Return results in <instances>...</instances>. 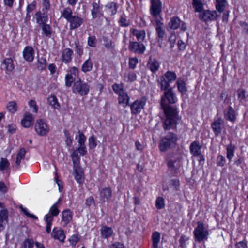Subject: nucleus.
Here are the masks:
<instances>
[{
  "label": "nucleus",
  "instance_id": "1",
  "mask_svg": "<svg viewBox=\"0 0 248 248\" xmlns=\"http://www.w3.org/2000/svg\"><path fill=\"white\" fill-rule=\"evenodd\" d=\"M164 116L161 118L164 130L175 129L179 124L180 118L177 108H168L163 110Z\"/></svg>",
  "mask_w": 248,
  "mask_h": 248
},
{
  "label": "nucleus",
  "instance_id": "2",
  "mask_svg": "<svg viewBox=\"0 0 248 248\" xmlns=\"http://www.w3.org/2000/svg\"><path fill=\"white\" fill-rule=\"evenodd\" d=\"M62 16L69 23L71 30L79 27L84 22V19L78 15H73L72 10L69 7L65 8L62 13Z\"/></svg>",
  "mask_w": 248,
  "mask_h": 248
},
{
  "label": "nucleus",
  "instance_id": "3",
  "mask_svg": "<svg viewBox=\"0 0 248 248\" xmlns=\"http://www.w3.org/2000/svg\"><path fill=\"white\" fill-rule=\"evenodd\" d=\"M178 137L176 134L169 132L163 137L159 143V149L161 152H166L175 146Z\"/></svg>",
  "mask_w": 248,
  "mask_h": 248
},
{
  "label": "nucleus",
  "instance_id": "4",
  "mask_svg": "<svg viewBox=\"0 0 248 248\" xmlns=\"http://www.w3.org/2000/svg\"><path fill=\"white\" fill-rule=\"evenodd\" d=\"M165 92L161 98V106L163 110L168 108H176L171 106L170 104L175 103L177 101L175 93L173 91L172 88H170L164 90Z\"/></svg>",
  "mask_w": 248,
  "mask_h": 248
},
{
  "label": "nucleus",
  "instance_id": "5",
  "mask_svg": "<svg viewBox=\"0 0 248 248\" xmlns=\"http://www.w3.org/2000/svg\"><path fill=\"white\" fill-rule=\"evenodd\" d=\"M177 76L174 72L167 71L157 80L158 86L161 90H167L169 87L170 83L174 82Z\"/></svg>",
  "mask_w": 248,
  "mask_h": 248
},
{
  "label": "nucleus",
  "instance_id": "6",
  "mask_svg": "<svg viewBox=\"0 0 248 248\" xmlns=\"http://www.w3.org/2000/svg\"><path fill=\"white\" fill-rule=\"evenodd\" d=\"M193 234L195 240L201 242L207 240L209 233L204 224L199 221L197 227L194 230Z\"/></svg>",
  "mask_w": 248,
  "mask_h": 248
},
{
  "label": "nucleus",
  "instance_id": "7",
  "mask_svg": "<svg viewBox=\"0 0 248 248\" xmlns=\"http://www.w3.org/2000/svg\"><path fill=\"white\" fill-rule=\"evenodd\" d=\"M168 170L172 175H175L179 171L181 166L180 159L175 156L168 155L166 158Z\"/></svg>",
  "mask_w": 248,
  "mask_h": 248
},
{
  "label": "nucleus",
  "instance_id": "8",
  "mask_svg": "<svg viewBox=\"0 0 248 248\" xmlns=\"http://www.w3.org/2000/svg\"><path fill=\"white\" fill-rule=\"evenodd\" d=\"M73 93L81 96L86 95L90 91V86L88 83L79 79L74 82L72 87Z\"/></svg>",
  "mask_w": 248,
  "mask_h": 248
},
{
  "label": "nucleus",
  "instance_id": "9",
  "mask_svg": "<svg viewBox=\"0 0 248 248\" xmlns=\"http://www.w3.org/2000/svg\"><path fill=\"white\" fill-rule=\"evenodd\" d=\"M200 13L199 18L200 20L205 22H211L217 20L220 15L216 11H210L208 10H202Z\"/></svg>",
  "mask_w": 248,
  "mask_h": 248
},
{
  "label": "nucleus",
  "instance_id": "10",
  "mask_svg": "<svg viewBox=\"0 0 248 248\" xmlns=\"http://www.w3.org/2000/svg\"><path fill=\"white\" fill-rule=\"evenodd\" d=\"M35 130L39 136H45L49 132V128L48 125L44 120L40 119L36 122Z\"/></svg>",
  "mask_w": 248,
  "mask_h": 248
},
{
  "label": "nucleus",
  "instance_id": "11",
  "mask_svg": "<svg viewBox=\"0 0 248 248\" xmlns=\"http://www.w3.org/2000/svg\"><path fill=\"white\" fill-rule=\"evenodd\" d=\"M146 101L143 99H137L130 105L131 112L132 115L140 113L144 108Z\"/></svg>",
  "mask_w": 248,
  "mask_h": 248
},
{
  "label": "nucleus",
  "instance_id": "12",
  "mask_svg": "<svg viewBox=\"0 0 248 248\" xmlns=\"http://www.w3.org/2000/svg\"><path fill=\"white\" fill-rule=\"evenodd\" d=\"M150 12L155 18L157 17L162 10V3L160 0H151Z\"/></svg>",
  "mask_w": 248,
  "mask_h": 248
},
{
  "label": "nucleus",
  "instance_id": "13",
  "mask_svg": "<svg viewBox=\"0 0 248 248\" xmlns=\"http://www.w3.org/2000/svg\"><path fill=\"white\" fill-rule=\"evenodd\" d=\"M91 15L93 19H95L97 17H101L103 16V6L100 3L99 1L94 2L92 4Z\"/></svg>",
  "mask_w": 248,
  "mask_h": 248
},
{
  "label": "nucleus",
  "instance_id": "14",
  "mask_svg": "<svg viewBox=\"0 0 248 248\" xmlns=\"http://www.w3.org/2000/svg\"><path fill=\"white\" fill-rule=\"evenodd\" d=\"M224 127V122L223 120L221 118H218L214 120L211 124V128L216 136H218L220 134Z\"/></svg>",
  "mask_w": 248,
  "mask_h": 248
},
{
  "label": "nucleus",
  "instance_id": "15",
  "mask_svg": "<svg viewBox=\"0 0 248 248\" xmlns=\"http://www.w3.org/2000/svg\"><path fill=\"white\" fill-rule=\"evenodd\" d=\"M129 49L135 53L143 54L145 49V46L139 42H130L129 45Z\"/></svg>",
  "mask_w": 248,
  "mask_h": 248
},
{
  "label": "nucleus",
  "instance_id": "16",
  "mask_svg": "<svg viewBox=\"0 0 248 248\" xmlns=\"http://www.w3.org/2000/svg\"><path fill=\"white\" fill-rule=\"evenodd\" d=\"M51 236L54 239L58 240L60 242H64L65 235L64 232L60 228L55 227L52 230Z\"/></svg>",
  "mask_w": 248,
  "mask_h": 248
},
{
  "label": "nucleus",
  "instance_id": "17",
  "mask_svg": "<svg viewBox=\"0 0 248 248\" xmlns=\"http://www.w3.org/2000/svg\"><path fill=\"white\" fill-rule=\"evenodd\" d=\"M147 67L153 73H155L159 69L160 63L157 60L153 59L152 56H150Z\"/></svg>",
  "mask_w": 248,
  "mask_h": 248
},
{
  "label": "nucleus",
  "instance_id": "18",
  "mask_svg": "<svg viewBox=\"0 0 248 248\" xmlns=\"http://www.w3.org/2000/svg\"><path fill=\"white\" fill-rule=\"evenodd\" d=\"M112 195V191L110 187H104L100 191V197L103 202H108L111 198Z\"/></svg>",
  "mask_w": 248,
  "mask_h": 248
},
{
  "label": "nucleus",
  "instance_id": "19",
  "mask_svg": "<svg viewBox=\"0 0 248 248\" xmlns=\"http://www.w3.org/2000/svg\"><path fill=\"white\" fill-rule=\"evenodd\" d=\"M23 57L28 62H32L34 59V50L31 46H27L25 47L23 51Z\"/></svg>",
  "mask_w": 248,
  "mask_h": 248
},
{
  "label": "nucleus",
  "instance_id": "20",
  "mask_svg": "<svg viewBox=\"0 0 248 248\" xmlns=\"http://www.w3.org/2000/svg\"><path fill=\"white\" fill-rule=\"evenodd\" d=\"M224 117L228 121L234 122L236 119L235 111L231 106H229L227 110H224Z\"/></svg>",
  "mask_w": 248,
  "mask_h": 248
},
{
  "label": "nucleus",
  "instance_id": "21",
  "mask_svg": "<svg viewBox=\"0 0 248 248\" xmlns=\"http://www.w3.org/2000/svg\"><path fill=\"white\" fill-rule=\"evenodd\" d=\"M62 219L61 224L62 226H66L72 219V213L69 210H64L62 212Z\"/></svg>",
  "mask_w": 248,
  "mask_h": 248
},
{
  "label": "nucleus",
  "instance_id": "22",
  "mask_svg": "<svg viewBox=\"0 0 248 248\" xmlns=\"http://www.w3.org/2000/svg\"><path fill=\"white\" fill-rule=\"evenodd\" d=\"M132 34L135 36L137 40L141 43L143 42L145 38L146 33L144 30H138L137 29H133L131 30Z\"/></svg>",
  "mask_w": 248,
  "mask_h": 248
},
{
  "label": "nucleus",
  "instance_id": "23",
  "mask_svg": "<svg viewBox=\"0 0 248 248\" xmlns=\"http://www.w3.org/2000/svg\"><path fill=\"white\" fill-rule=\"evenodd\" d=\"M202 146L200 145L199 142L197 141L192 142L190 146V151L194 156L200 155L201 153V149Z\"/></svg>",
  "mask_w": 248,
  "mask_h": 248
},
{
  "label": "nucleus",
  "instance_id": "24",
  "mask_svg": "<svg viewBox=\"0 0 248 248\" xmlns=\"http://www.w3.org/2000/svg\"><path fill=\"white\" fill-rule=\"evenodd\" d=\"M72 54L73 51L72 49L68 48L64 49L62 52V61L65 63H68L71 62Z\"/></svg>",
  "mask_w": 248,
  "mask_h": 248
},
{
  "label": "nucleus",
  "instance_id": "25",
  "mask_svg": "<svg viewBox=\"0 0 248 248\" xmlns=\"http://www.w3.org/2000/svg\"><path fill=\"white\" fill-rule=\"evenodd\" d=\"M129 100L130 97L128 96L125 91L118 94L119 103L122 104L124 108H125L129 105Z\"/></svg>",
  "mask_w": 248,
  "mask_h": 248
},
{
  "label": "nucleus",
  "instance_id": "26",
  "mask_svg": "<svg viewBox=\"0 0 248 248\" xmlns=\"http://www.w3.org/2000/svg\"><path fill=\"white\" fill-rule=\"evenodd\" d=\"M100 232L102 238L107 239L112 236L113 231L111 227L103 226L100 229Z\"/></svg>",
  "mask_w": 248,
  "mask_h": 248
},
{
  "label": "nucleus",
  "instance_id": "27",
  "mask_svg": "<svg viewBox=\"0 0 248 248\" xmlns=\"http://www.w3.org/2000/svg\"><path fill=\"white\" fill-rule=\"evenodd\" d=\"M33 121L32 115L31 113H28L25 115L23 119L22 120L21 124L24 127L28 128L33 124Z\"/></svg>",
  "mask_w": 248,
  "mask_h": 248
},
{
  "label": "nucleus",
  "instance_id": "28",
  "mask_svg": "<svg viewBox=\"0 0 248 248\" xmlns=\"http://www.w3.org/2000/svg\"><path fill=\"white\" fill-rule=\"evenodd\" d=\"M75 178L77 182L80 184L83 181V171L78 166H74Z\"/></svg>",
  "mask_w": 248,
  "mask_h": 248
},
{
  "label": "nucleus",
  "instance_id": "29",
  "mask_svg": "<svg viewBox=\"0 0 248 248\" xmlns=\"http://www.w3.org/2000/svg\"><path fill=\"white\" fill-rule=\"evenodd\" d=\"M60 201V199L55 203L50 208L49 213L45 215L44 217H52L53 219L54 217H56L58 215L60 211L58 209V207L57 206V204H58Z\"/></svg>",
  "mask_w": 248,
  "mask_h": 248
},
{
  "label": "nucleus",
  "instance_id": "30",
  "mask_svg": "<svg viewBox=\"0 0 248 248\" xmlns=\"http://www.w3.org/2000/svg\"><path fill=\"white\" fill-rule=\"evenodd\" d=\"M176 85L177 86L178 90L182 94L186 93L187 92V88L184 78H179L176 82Z\"/></svg>",
  "mask_w": 248,
  "mask_h": 248
},
{
  "label": "nucleus",
  "instance_id": "31",
  "mask_svg": "<svg viewBox=\"0 0 248 248\" xmlns=\"http://www.w3.org/2000/svg\"><path fill=\"white\" fill-rule=\"evenodd\" d=\"M227 4L228 3L226 0H216V9L218 14L221 15V13L224 11V9Z\"/></svg>",
  "mask_w": 248,
  "mask_h": 248
},
{
  "label": "nucleus",
  "instance_id": "32",
  "mask_svg": "<svg viewBox=\"0 0 248 248\" xmlns=\"http://www.w3.org/2000/svg\"><path fill=\"white\" fill-rule=\"evenodd\" d=\"M181 21L177 17H173L170 18L169 23V27L172 30H176L181 26Z\"/></svg>",
  "mask_w": 248,
  "mask_h": 248
},
{
  "label": "nucleus",
  "instance_id": "33",
  "mask_svg": "<svg viewBox=\"0 0 248 248\" xmlns=\"http://www.w3.org/2000/svg\"><path fill=\"white\" fill-rule=\"evenodd\" d=\"M2 65L5 67L6 70L9 72L12 71L15 67L13 60L11 58L4 59L2 62Z\"/></svg>",
  "mask_w": 248,
  "mask_h": 248
},
{
  "label": "nucleus",
  "instance_id": "34",
  "mask_svg": "<svg viewBox=\"0 0 248 248\" xmlns=\"http://www.w3.org/2000/svg\"><path fill=\"white\" fill-rule=\"evenodd\" d=\"M234 150H235V147L232 144H229L227 146L226 156L230 162L232 161V159L234 156Z\"/></svg>",
  "mask_w": 248,
  "mask_h": 248
},
{
  "label": "nucleus",
  "instance_id": "35",
  "mask_svg": "<svg viewBox=\"0 0 248 248\" xmlns=\"http://www.w3.org/2000/svg\"><path fill=\"white\" fill-rule=\"evenodd\" d=\"M156 31L158 37L160 39H163L165 34V30L163 29V24L159 21H156Z\"/></svg>",
  "mask_w": 248,
  "mask_h": 248
},
{
  "label": "nucleus",
  "instance_id": "36",
  "mask_svg": "<svg viewBox=\"0 0 248 248\" xmlns=\"http://www.w3.org/2000/svg\"><path fill=\"white\" fill-rule=\"evenodd\" d=\"M36 22L40 25L46 24L45 23L47 20V16L45 15L42 14L40 12H37L35 14Z\"/></svg>",
  "mask_w": 248,
  "mask_h": 248
},
{
  "label": "nucleus",
  "instance_id": "37",
  "mask_svg": "<svg viewBox=\"0 0 248 248\" xmlns=\"http://www.w3.org/2000/svg\"><path fill=\"white\" fill-rule=\"evenodd\" d=\"M160 234L158 232H154L152 236V247L153 248H157L160 241Z\"/></svg>",
  "mask_w": 248,
  "mask_h": 248
},
{
  "label": "nucleus",
  "instance_id": "38",
  "mask_svg": "<svg viewBox=\"0 0 248 248\" xmlns=\"http://www.w3.org/2000/svg\"><path fill=\"white\" fill-rule=\"evenodd\" d=\"M92 68L93 63L90 58L85 61L81 67V70L84 73L90 71Z\"/></svg>",
  "mask_w": 248,
  "mask_h": 248
},
{
  "label": "nucleus",
  "instance_id": "39",
  "mask_svg": "<svg viewBox=\"0 0 248 248\" xmlns=\"http://www.w3.org/2000/svg\"><path fill=\"white\" fill-rule=\"evenodd\" d=\"M192 5L195 12H201L203 10V4L202 0H192Z\"/></svg>",
  "mask_w": 248,
  "mask_h": 248
},
{
  "label": "nucleus",
  "instance_id": "40",
  "mask_svg": "<svg viewBox=\"0 0 248 248\" xmlns=\"http://www.w3.org/2000/svg\"><path fill=\"white\" fill-rule=\"evenodd\" d=\"M111 16H113L117 13V6L116 3L111 2L107 4L106 6Z\"/></svg>",
  "mask_w": 248,
  "mask_h": 248
},
{
  "label": "nucleus",
  "instance_id": "41",
  "mask_svg": "<svg viewBox=\"0 0 248 248\" xmlns=\"http://www.w3.org/2000/svg\"><path fill=\"white\" fill-rule=\"evenodd\" d=\"M48 102L50 105H51L54 108H59L60 107L59 103L58 102V99L55 95H51L48 98Z\"/></svg>",
  "mask_w": 248,
  "mask_h": 248
},
{
  "label": "nucleus",
  "instance_id": "42",
  "mask_svg": "<svg viewBox=\"0 0 248 248\" xmlns=\"http://www.w3.org/2000/svg\"><path fill=\"white\" fill-rule=\"evenodd\" d=\"M74 45L75 50L77 54L79 56L82 55L83 53V46L82 45L80 44L78 39H76L75 41Z\"/></svg>",
  "mask_w": 248,
  "mask_h": 248
},
{
  "label": "nucleus",
  "instance_id": "43",
  "mask_svg": "<svg viewBox=\"0 0 248 248\" xmlns=\"http://www.w3.org/2000/svg\"><path fill=\"white\" fill-rule=\"evenodd\" d=\"M43 33L46 37H50L52 34V30L50 26L48 24H44L42 26Z\"/></svg>",
  "mask_w": 248,
  "mask_h": 248
},
{
  "label": "nucleus",
  "instance_id": "44",
  "mask_svg": "<svg viewBox=\"0 0 248 248\" xmlns=\"http://www.w3.org/2000/svg\"><path fill=\"white\" fill-rule=\"evenodd\" d=\"M112 89L115 93L118 95L125 91L123 84H114L112 85Z\"/></svg>",
  "mask_w": 248,
  "mask_h": 248
},
{
  "label": "nucleus",
  "instance_id": "45",
  "mask_svg": "<svg viewBox=\"0 0 248 248\" xmlns=\"http://www.w3.org/2000/svg\"><path fill=\"white\" fill-rule=\"evenodd\" d=\"M7 108L11 113H15L17 109V106L15 101L9 102L7 105Z\"/></svg>",
  "mask_w": 248,
  "mask_h": 248
},
{
  "label": "nucleus",
  "instance_id": "46",
  "mask_svg": "<svg viewBox=\"0 0 248 248\" xmlns=\"http://www.w3.org/2000/svg\"><path fill=\"white\" fill-rule=\"evenodd\" d=\"M103 41L105 47L107 49H112L114 47V43L111 39H109L107 37H103Z\"/></svg>",
  "mask_w": 248,
  "mask_h": 248
},
{
  "label": "nucleus",
  "instance_id": "47",
  "mask_svg": "<svg viewBox=\"0 0 248 248\" xmlns=\"http://www.w3.org/2000/svg\"><path fill=\"white\" fill-rule=\"evenodd\" d=\"M46 60L45 58H39L37 62V67L40 70H42L46 68Z\"/></svg>",
  "mask_w": 248,
  "mask_h": 248
},
{
  "label": "nucleus",
  "instance_id": "48",
  "mask_svg": "<svg viewBox=\"0 0 248 248\" xmlns=\"http://www.w3.org/2000/svg\"><path fill=\"white\" fill-rule=\"evenodd\" d=\"M35 243L32 239H26L22 243L23 248H33Z\"/></svg>",
  "mask_w": 248,
  "mask_h": 248
},
{
  "label": "nucleus",
  "instance_id": "49",
  "mask_svg": "<svg viewBox=\"0 0 248 248\" xmlns=\"http://www.w3.org/2000/svg\"><path fill=\"white\" fill-rule=\"evenodd\" d=\"M10 166V163L6 158H1L0 160V170H6Z\"/></svg>",
  "mask_w": 248,
  "mask_h": 248
},
{
  "label": "nucleus",
  "instance_id": "50",
  "mask_svg": "<svg viewBox=\"0 0 248 248\" xmlns=\"http://www.w3.org/2000/svg\"><path fill=\"white\" fill-rule=\"evenodd\" d=\"M71 157L74 166H78L79 162V157L78 155V152L77 150L73 151L71 154Z\"/></svg>",
  "mask_w": 248,
  "mask_h": 248
},
{
  "label": "nucleus",
  "instance_id": "51",
  "mask_svg": "<svg viewBox=\"0 0 248 248\" xmlns=\"http://www.w3.org/2000/svg\"><path fill=\"white\" fill-rule=\"evenodd\" d=\"M8 218V216H6V214L5 212L1 211L0 212V232L2 231L4 226L3 225V222L6 220Z\"/></svg>",
  "mask_w": 248,
  "mask_h": 248
},
{
  "label": "nucleus",
  "instance_id": "52",
  "mask_svg": "<svg viewBox=\"0 0 248 248\" xmlns=\"http://www.w3.org/2000/svg\"><path fill=\"white\" fill-rule=\"evenodd\" d=\"M119 23L120 26L126 27L130 25V21L127 20L124 16H122L119 20Z\"/></svg>",
  "mask_w": 248,
  "mask_h": 248
},
{
  "label": "nucleus",
  "instance_id": "53",
  "mask_svg": "<svg viewBox=\"0 0 248 248\" xmlns=\"http://www.w3.org/2000/svg\"><path fill=\"white\" fill-rule=\"evenodd\" d=\"M65 137V143L67 146L70 147L72 144V139L70 137V133L68 130L65 129L63 131Z\"/></svg>",
  "mask_w": 248,
  "mask_h": 248
},
{
  "label": "nucleus",
  "instance_id": "54",
  "mask_svg": "<svg viewBox=\"0 0 248 248\" xmlns=\"http://www.w3.org/2000/svg\"><path fill=\"white\" fill-rule=\"evenodd\" d=\"M165 202L164 199L161 197H159L157 198L155 202V206L158 209H161L164 207Z\"/></svg>",
  "mask_w": 248,
  "mask_h": 248
},
{
  "label": "nucleus",
  "instance_id": "55",
  "mask_svg": "<svg viewBox=\"0 0 248 248\" xmlns=\"http://www.w3.org/2000/svg\"><path fill=\"white\" fill-rule=\"evenodd\" d=\"M225 157L221 155H218L217 157L216 164L218 166L223 167L226 163Z\"/></svg>",
  "mask_w": 248,
  "mask_h": 248
},
{
  "label": "nucleus",
  "instance_id": "56",
  "mask_svg": "<svg viewBox=\"0 0 248 248\" xmlns=\"http://www.w3.org/2000/svg\"><path fill=\"white\" fill-rule=\"evenodd\" d=\"M124 78L127 82H133L136 80L137 76L134 72H130L124 76Z\"/></svg>",
  "mask_w": 248,
  "mask_h": 248
},
{
  "label": "nucleus",
  "instance_id": "57",
  "mask_svg": "<svg viewBox=\"0 0 248 248\" xmlns=\"http://www.w3.org/2000/svg\"><path fill=\"white\" fill-rule=\"evenodd\" d=\"M44 220L46 223V231L47 233H50L51 231V227L52 225V222L53 218L49 217H44Z\"/></svg>",
  "mask_w": 248,
  "mask_h": 248
},
{
  "label": "nucleus",
  "instance_id": "58",
  "mask_svg": "<svg viewBox=\"0 0 248 248\" xmlns=\"http://www.w3.org/2000/svg\"><path fill=\"white\" fill-rule=\"evenodd\" d=\"M237 94L238 99L240 101L245 100L246 99V92L243 89H239L237 91Z\"/></svg>",
  "mask_w": 248,
  "mask_h": 248
},
{
  "label": "nucleus",
  "instance_id": "59",
  "mask_svg": "<svg viewBox=\"0 0 248 248\" xmlns=\"http://www.w3.org/2000/svg\"><path fill=\"white\" fill-rule=\"evenodd\" d=\"M189 240V238L185 235H182L180 239V247L181 248H186V242Z\"/></svg>",
  "mask_w": 248,
  "mask_h": 248
},
{
  "label": "nucleus",
  "instance_id": "60",
  "mask_svg": "<svg viewBox=\"0 0 248 248\" xmlns=\"http://www.w3.org/2000/svg\"><path fill=\"white\" fill-rule=\"evenodd\" d=\"M65 86L69 87L71 86L72 83L74 80L72 75L71 74H67L65 76Z\"/></svg>",
  "mask_w": 248,
  "mask_h": 248
},
{
  "label": "nucleus",
  "instance_id": "61",
  "mask_svg": "<svg viewBox=\"0 0 248 248\" xmlns=\"http://www.w3.org/2000/svg\"><path fill=\"white\" fill-rule=\"evenodd\" d=\"M88 45L91 47H95L96 45V39L94 36H90L87 40Z\"/></svg>",
  "mask_w": 248,
  "mask_h": 248
},
{
  "label": "nucleus",
  "instance_id": "62",
  "mask_svg": "<svg viewBox=\"0 0 248 248\" xmlns=\"http://www.w3.org/2000/svg\"><path fill=\"white\" fill-rule=\"evenodd\" d=\"M79 238L78 236L76 234L72 235L69 238V241L70 243V244L73 246H75L79 241Z\"/></svg>",
  "mask_w": 248,
  "mask_h": 248
},
{
  "label": "nucleus",
  "instance_id": "63",
  "mask_svg": "<svg viewBox=\"0 0 248 248\" xmlns=\"http://www.w3.org/2000/svg\"><path fill=\"white\" fill-rule=\"evenodd\" d=\"M97 145L96 139L94 136H91L89 139V147L91 149L95 148Z\"/></svg>",
  "mask_w": 248,
  "mask_h": 248
},
{
  "label": "nucleus",
  "instance_id": "64",
  "mask_svg": "<svg viewBox=\"0 0 248 248\" xmlns=\"http://www.w3.org/2000/svg\"><path fill=\"white\" fill-rule=\"evenodd\" d=\"M138 62V60L137 58H130L129 60V66L131 69H134L136 67L137 64Z\"/></svg>",
  "mask_w": 248,
  "mask_h": 248
}]
</instances>
